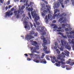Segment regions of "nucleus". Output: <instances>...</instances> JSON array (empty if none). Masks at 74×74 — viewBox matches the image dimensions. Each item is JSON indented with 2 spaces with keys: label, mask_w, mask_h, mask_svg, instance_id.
<instances>
[{
  "label": "nucleus",
  "mask_w": 74,
  "mask_h": 74,
  "mask_svg": "<svg viewBox=\"0 0 74 74\" xmlns=\"http://www.w3.org/2000/svg\"><path fill=\"white\" fill-rule=\"evenodd\" d=\"M53 58V60H55V59H56V57H55L54 56Z\"/></svg>",
  "instance_id": "0e129e2a"
},
{
  "label": "nucleus",
  "mask_w": 74,
  "mask_h": 74,
  "mask_svg": "<svg viewBox=\"0 0 74 74\" xmlns=\"http://www.w3.org/2000/svg\"><path fill=\"white\" fill-rule=\"evenodd\" d=\"M36 25L39 26L40 25V23L38 22H36Z\"/></svg>",
  "instance_id": "58836bf2"
},
{
  "label": "nucleus",
  "mask_w": 74,
  "mask_h": 74,
  "mask_svg": "<svg viewBox=\"0 0 74 74\" xmlns=\"http://www.w3.org/2000/svg\"><path fill=\"white\" fill-rule=\"evenodd\" d=\"M63 15H64V16H66V14L65 13H64L63 14L60 15L59 14V16L60 18L61 17H62L63 16Z\"/></svg>",
  "instance_id": "6ab92c4d"
},
{
  "label": "nucleus",
  "mask_w": 74,
  "mask_h": 74,
  "mask_svg": "<svg viewBox=\"0 0 74 74\" xmlns=\"http://www.w3.org/2000/svg\"><path fill=\"white\" fill-rule=\"evenodd\" d=\"M61 67L62 68H64L65 67V66L64 65H62L61 66Z\"/></svg>",
  "instance_id": "bf43d9fd"
},
{
  "label": "nucleus",
  "mask_w": 74,
  "mask_h": 74,
  "mask_svg": "<svg viewBox=\"0 0 74 74\" xmlns=\"http://www.w3.org/2000/svg\"><path fill=\"white\" fill-rule=\"evenodd\" d=\"M39 47H36L34 48V49H33V51L34 52H36L37 51L36 49H39Z\"/></svg>",
  "instance_id": "412c9836"
},
{
  "label": "nucleus",
  "mask_w": 74,
  "mask_h": 74,
  "mask_svg": "<svg viewBox=\"0 0 74 74\" xmlns=\"http://www.w3.org/2000/svg\"><path fill=\"white\" fill-rule=\"evenodd\" d=\"M40 26H37V27L36 28V29L38 31H40Z\"/></svg>",
  "instance_id": "cd10ccee"
},
{
  "label": "nucleus",
  "mask_w": 74,
  "mask_h": 74,
  "mask_svg": "<svg viewBox=\"0 0 74 74\" xmlns=\"http://www.w3.org/2000/svg\"><path fill=\"white\" fill-rule=\"evenodd\" d=\"M61 43L62 46H65L67 45V42L65 40H61Z\"/></svg>",
  "instance_id": "0eeeda50"
},
{
  "label": "nucleus",
  "mask_w": 74,
  "mask_h": 74,
  "mask_svg": "<svg viewBox=\"0 0 74 74\" xmlns=\"http://www.w3.org/2000/svg\"><path fill=\"white\" fill-rule=\"evenodd\" d=\"M63 46H61V47L60 48V51H63Z\"/></svg>",
  "instance_id": "473e14b6"
},
{
  "label": "nucleus",
  "mask_w": 74,
  "mask_h": 74,
  "mask_svg": "<svg viewBox=\"0 0 74 74\" xmlns=\"http://www.w3.org/2000/svg\"><path fill=\"white\" fill-rule=\"evenodd\" d=\"M41 14H42V16H44L45 15V14L43 13H42V12Z\"/></svg>",
  "instance_id": "864d4df0"
},
{
  "label": "nucleus",
  "mask_w": 74,
  "mask_h": 74,
  "mask_svg": "<svg viewBox=\"0 0 74 74\" xmlns=\"http://www.w3.org/2000/svg\"><path fill=\"white\" fill-rule=\"evenodd\" d=\"M27 60H28V61H30L31 60V59L30 58H27Z\"/></svg>",
  "instance_id": "603ef678"
},
{
  "label": "nucleus",
  "mask_w": 74,
  "mask_h": 74,
  "mask_svg": "<svg viewBox=\"0 0 74 74\" xmlns=\"http://www.w3.org/2000/svg\"><path fill=\"white\" fill-rule=\"evenodd\" d=\"M48 18V16H46L45 17V20L47 19V18Z\"/></svg>",
  "instance_id": "69168bd1"
},
{
  "label": "nucleus",
  "mask_w": 74,
  "mask_h": 74,
  "mask_svg": "<svg viewBox=\"0 0 74 74\" xmlns=\"http://www.w3.org/2000/svg\"><path fill=\"white\" fill-rule=\"evenodd\" d=\"M45 22L46 23H48V19H47L46 20Z\"/></svg>",
  "instance_id": "6e6d98bb"
},
{
  "label": "nucleus",
  "mask_w": 74,
  "mask_h": 74,
  "mask_svg": "<svg viewBox=\"0 0 74 74\" xmlns=\"http://www.w3.org/2000/svg\"><path fill=\"white\" fill-rule=\"evenodd\" d=\"M43 41L44 42L42 44V46L44 47L43 49V51H45L47 49V47H45V45L47 44V40H44Z\"/></svg>",
  "instance_id": "20e7f679"
},
{
  "label": "nucleus",
  "mask_w": 74,
  "mask_h": 74,
  "mask_svg": "<svg viewBox=\"0 0 74 74\" xmlns=\"http://www.w3.org/2000/svg\"><path fill=\"white\" fill-rule=\"evenodd\" d=\"M24 23H25V29H27V28H28V27H29V26L27 24V23L26 21H24Z\"/></svg>",
  "instance_id": "4468645a"
},
{
  "label": "nucleus",
  "mask_w": 74,
  "mask_h": 74,
  "mask_svg": "<svg viewBox=\"0 0 74 74\" xmlns=\"http://www.w3.org/2000/svg\"><path fill=\"white\" fill-rule=\"evenodd\" d=\"M66 31H69V29L68 28H66L65 29Z\"/></svg>",
  "instance_id": "e2e57ef3"
},
{
  "label": "nucleus",
  "mask_w": 74,
  "mask_h": 74,
  "mask_svg": "<svg viewBox=\"0 0 74 74\" xmlns=\"http://www.w3.org/2000/svg\"><path fill=\"white\" fill-rule=\"evenodd\" d=\"M45 34H46V32L45 31L43 32L42 33V35H45Z\"/></svg>",
  "instance_id": "37998d69"
},
{
  "label": "nucleus",
  "mask_w": 74,
  "mask_h": 74,
  "mask_svg": "<svg viewBox=\"0 0 74 74\" xmlns=\"http://www.w3.org/2000/svg\"><path fill=\"white\" fill-rule=\"evenodd\" d=\"M64 52L65 53V55H66V56H69L70 52L66 50L64 51Z\"/></svg>",
  "instance_id": "9d476101"
},
{
  "label": "nucleus",
  "mask_w": 74,
  "mask_h": 74,
  "mask_svg": "<svg viewBox=\"0 0 74 74\" xmlns=\"http://www.w3.org/2000/svg\"><path fill=\"white\" fill-rule=\"evenodd\" d=\"M63 17H62L60 18L59 19V20L58 21V22H60V21H62V20H63Z\"/></svg>",
  "instance_id": "c756f323"
},
{
  "label": "nucleus",
  "mask_w": 74,
  "mask_h": 74,
  "mask_svg": "<svg viewBox=\"0 0 74 74\" xmlns=\"http://www.w3.org/2000/svg\"><path fill=\"white\" fill-rule=\"evenodd\" d=\"M25 8V6H22L21 7V10H24Z\"/></svg>",
  "instance_id": "de8ad7c7"
},
{
  "label": "nucleus",
  "mask_w": 74,
  "mask_h": 74,
  "mask_svg": "<svg viewBox=\"0 0 74 74\" xmlns=\"http://www.w3.org/2000/svg\"><path fill=\"white\" fill-rule=\"evenodd\" d=\"M39 19H40V17L37 16L35 17L34 20L35 22H36L37 21H38V20H39Z\"/></svg>",
  "instance_id": "dca6fc26"
},
{
  "label": "nucleus",
  "mask_w": 74,
  "mask_h": 74,
  "mask_svg": "<svg viewBox=\"0 0 74 74\" xmlns=\"http://www.w3.org/2000/svg\"><path fill=\"white\" fill-rule=\"evenodd\" d=\"M45 56V54L44 53H42V56H41V58H44V56Z\"/></svg>",
  "instance_id": "c9c22d12"
},
{
  "label": "nucleus",
  "mask_w": 74,
  "mask_h": 74,
  "mask_svg": "<svg viewBox=\"0 0 74 74\" xmlns=\"http://www.w3.org/2000/svg\"><path fill=\"white\" fill-rule=\"evenodd\" d=\"M62 37H63V38H67V36H63Z\"/></svg>",
  "instance_id": "8fccbe9b"
},
{
  "label": "nucleus",
  "mask_w": 74,
  "mask_h": 74,
  "mask_svg": "<svg viewBox=\"0 0 74 74\" xmlns=\"http://www.w3.org/2000/svg\"><path fill=\"white\" fill-rule=\"evenodd\" d=\"M46 59L47 60H50V59L48 57L46 58Z\"/></svg>",
  "instance_id": "13d9d810"
},
{
  "label": "nucleus",
  "mask_w": 74,
  "mask_h": 74,
  "mask_svg": "<svg viewBox=\"0 0 74 74\" xmlns=\"http://www.w3.org/2000/svg\"><path fill=\"white\" fill-rule=\"evenodd\" d=\"M6 16H10V12H6Z\"/></svg>",
  "instance_id": "5701e85b"
},
{
  "label": "nucleus",
  "mask_w": 74,
  "mask_h": 74,
  "mask_svg": "<svg viewBox=\"0 0 74 74\" xmlns=\"http://www.w3.org/2000/svg\"><path fill=\"white\" fill-rule=\"evenodd\" d=\"M66 26L67 27H70V25L69 24H66Z\"/></svg>",
  "instance_id": "e433bc0d"
},
{
  "label": "nucleus",
  "mask_w": 74,
  "mask_h": 74,
  "mask_svg": "<svg viewBox=\"0 0 74 74\" xmlns=\"http://www.w3.org/2000/svg\"><path fill=\"white\" fill-rule=\"evenodd\" d=\"M55 12H54V14H55L56 13H57L58 12H59L58 11V9H56L55 10Z\"/></svg>",
  "instance_id": "7c9ffc66"
},
{
  "label": "nucleus",
  "mask_w": 74,
  "mask_h": 74,
  "mask_svg": "<svg viewBox=\"0 0 74 74\" xmlns=\"http://www.w3.org/2000/svg\"><path fill=\"white\" fill-rule=\"evenodd\" d=\"M65 48H66V49H67L68 50H70V49H71V46L68 45V43H67V45H66L65 47Z\"/></svg>",
  "instance_id": "1a4fd4ad"
},
{
  "label": "nucleus",
  "mask_w": 74,
  "mask_h": 74,
  "mask_svg": "<svg viewBox=\"0 0 74 74\" xmlns=\"http://www.w3.org/2000/svg\"><path fill=\"white\" fill-rule=\"evenodd\" d=\"M60 13H58V14H56L55 15H54L53 16V19H55L56 16V17L57 18V19H59V18H60L59 17V15H60Z\"/></svg>",
  "instance_id": "6e6552de"
},
{
  "label": "nucleus",
  "mask_w": 74,
  "mask_h": 74,
  "mask_svg": "<svg viewBox=\"0 0 74 74\" xmlns=\"http://www.w3.org/2000/svg\"><path fill=\"white\" fill-rule=\"evenodd\" d=\"M33 42L34 43L33 44V45H34V46H35V47H39V46L38 45V43L36 41H34Z\"/></svg>",
  "instance_id": "9b49d317"
},
{
  "label": "nucleus",
  "mask_w": 74,
  "mask_h": 74,
  "mask_svg": "<svg viewBox=\"0 0 74 74\" xmlns=\"http://www.w3.org/2000/svg\"><path fill=\"white\" fill-rule=\"evenodd\" d=\"M33 61L34 62H36V63H38L39 62V60H37L36 59H34L33 60Z\"/></svg>",
  "instance_id": "bb28decb"
},
{
  "label": "nucleus",
  "mask_w": 74,
  "mask_h": 74,
  "mask_svg": "<svg viewBox=\"0 0 74 74\" xmlns=\"http://www.w3.org/2000/svg\"><path fill=\"white\" fill-rule=\"evenodd\" d=\"M8 7L6 6L5 8V10H7L8 9Z\"/></svg>",
  "instance_id": "052dcab7"
},
{
  "label": "nucleus",
  "mask_w": 74,
  "mask_h": 74,
  "mask_svg": "<svg viewBox=\"0 0 74 74\" xmlns=\"http://www.w3.org/2000/svg\"><path fill=\"white\" fill-rule=\"evenodd\" d=\"M62 29V27H59L58 28V30H60Z\"/></svg>",
  "instance_id": "4d7b16f0"
},
{
  "label": "nucleus",
  "mask_w": 74,
  "mask_h": 74,
  "mask_svg": "<svg viewBox=\"0 0 74 74\" xmlns=\"http://www.w3.org/2000/svg\"><path fill=\"white\" fill-rule=\"evenodd\" d=\"M29 5L30 7H33V4H32V2H30L29 3Z\"/></svg>",
  "instance_id": "79ce46f5"
},
{
  "label": "nucleus",
  "mask_w": 74,
  "mask_h": 74,
  "mask_svg": "<svg viewBox=\"0 0 74 74\" xmlns=\"http://www.w3.org/2000/svg\"><path fill=\"white\" fill-rule=\"evenodd\" d=\"M10 1H9L6 3V4L7 5H9V4H10Z\"/></svg>",
  "instance_id": "c03bdc74"
},
{
  "label": "nucleus",
  "mask_w": 74,
  "mask_h": 74,
  "mask_svg": "<svg viewBox=\"0 0 74 74\" xmlns=\"http://www.w3.org/2000/svg\"><path fill=\"white\" fill-rule=\"evenodd\" d=\"M31 14L32 16L33 17V18H34L36 16V14L35 12H34H34L31 11Z\"/></svg>",
  "instance_id": "f8f14e48"
},
{
  "label": "nucleus",
  "mask_w": 74,
  "mask_h": 74,
  "mask_svg": "<svg viewBox=\"0 0 74 74\" xmlns=\"http://www.w3.org/2000/svg\"><path fill=\"white\" fill-rule=\"evenodd\" d=\"M63 0H59V2L61 4H63Z\"/></svg>",
  "instance_id": "72a5a7b5"
},
{
  "label": "nucleus",
  "mask_w": 74,
  "mask_h": 74,
  "mask_svg": "<svg viewBox=\"0 0 74 74\" xmlns=\"http://www.w3.org/2000/svg\"><path fill=\"white\" fill-rule=\"evenodd\" d=\"M60 60L61 62V63L62 64H65L64 62H64V61H65V60H64V59L63 58H61L60 59Z\"/></svg>",
  "instance_id": "f3484780"
},
{
  "label": "nucleus",
  "mask_w": 74,
  "mask_h": 74,
  "mask_svg": "<svg viewBox=\"0 0 74 74\" xmlns=\"http://www.w3.org/2000/svg\"><path fill=\"white\" fill-rule=\"evenodd\" d=\"M29 17H26L24 19V21H27V20L28 19H29Z\"/></svg>",
  "instance_id": "2f4dec72"
},
{
  "label": "nucleus",
  "mask_w": 74,
  "mask_h": 74,
  "mask_svg": "<svg viewBox=\"0 0 74 74\" xmlns=\"http://www.w3.org/2000/svg\"><path fill=\"white\" fill-rule=\"evenodd\" d=\"M51 26H54V27H53V29H58V27H57V26H56V25H55L54 24H52L51 25Z\"/></svg>",
  "instance_id": "4be33fe9"
},
{
  "label": "nucleus",
  "mask_w": 74,
  "mask_h": 74,
  "mask_svg": "<svg viewBox=\"0 0 74 74\" xmlns=\"http://www.w3.org/2000/svg\"><path fill=\"white\" fill-rule=\"evenodd\" d=\"M72 35H69L68 36V38H72Z\"/></svg>",
  "instance_id": "4c0bfd02"
},
{
  "label": "nucleus",
  "mask_w": 74,
  "mask_h": 74,
  "mask_svg": "<svg viewBox=\"0 0 74 74\" xmlns=\"http://www.w3.org/2000/svg\"><path fill=\"white\" fill-rule=\"evenodd\" d=\"M49 5H46V7L47 9L46 8H44V10H43V12H47L48 11H50V9H49L48 8H49Z\"/></svg>",
  "instance_id": "423d86ee"
},
{
  "label": "nucleus",
  "mask_w": 74,
  "mask_h": 74,
  "mask_svg": "<svg viewBox=\"0 0 74 74\" xmlns=\"http://www.w3.org/2000/svg\"><path fill=\"white\" fill-rule=\"evenodd\" d=\"M29 55H30V57H31V58H33V54L32 53H29Z\"/></svg>",
  "instance_id": "f704fd0d"
},
{
  "label": "nucleus",
  "mask_w": 74,
  "mask_h": 74,
  "mask_svg": "<svg viewBox=\"0 0 74 74\" xmlns=\"http://www.w3.org/2000/svg\"><path fill=\"white\" fill-rule=\"evenodd\" d=\"M41 5H42V8H41V10H43V8L45 7V4H44L43 3H41Z\"/></svg>",
  "instance_id": "aec40b11"
},
{
  "label": "nucleus",
  "mask_w": 74,
  "mask_h": 74,
  "mask_svg": "<svg viewBox=\"0 0 74 74\" xmlns=\"http://www.w3.org/2000/svg\"><path fill=\"white\" fill-rule=\"evenodd\" d=\"M73 60H71V59H69V60L66 62L67 64H70L71 66H73L74 64V62H73Z\"/></svg>",
  "instance_id": "39448f33"
},
{
  "label": "nucleus",
  "mask_w": 74,
  "mask_h": 74,
  "mask_svg": "<svg viewBox=\"0 0 74 74\" xmlns=\"http://www.w3.org/2000/svg\"><path fill=\"white\" fill-rule=\"evenodd\" d=\"M40 62L41 63H43L44 64H46V63H47V61H46V60H45V59H43L41 60Z\"/></svg>",
  "instance_id": "2eb2a0df"
},
{
  "label": "nucleus",
  "mask_w": 74,
  "mask_h": 74,
  "mask_svg": "<svg viewBox=\"0 0 74 74\" xmlns=\"http://www.w3.org/2000/svg\"><path fill=\"white\" fill-rule=\"evenodd\" d=\"M55 46H57L58 45V43L57 42H55Z\"/></svg>",
  "instance_id": "3c124183"
},
{
  "label": "nucleus",
  "mask_w": 74,
  "mask_h": 74,
  "mask_svg": "<svg viewBox=\"0 0 74 74\" xmlns=\"http://www.w3.org/2000/svg\"><path fill=\"white\" fill-rule=\"evenodd\" d=\"M57 32H64V30L62 29L61 30H57Z\"/></svg>",
  "instance_id": "a878e982"
},
{
  "label": "nucleus",
  "mask_w": 74,
  "mask_h": 74,
  "mask_svg": "<svg viewBox=\"0 0 74 74\" xmlns=\"http://www.w3.org/2000/svg\"><path fill=\"white\" fill-rule=\"evenodd\" d=\"M30 23V26L31 28H32V27H33V24H32V23Z\"/></svg>",
  "instance_id": "09e8293b"
},
{
  "label": "nucleus",
  "mask_w": 74,
  "mask_h": 74,
  "mask_svg": "<svg viewBox=\"0 0 74 74\" xmlns=\"http://www.w3.org/2000/svg\"><path fill=\"white\" fill-rule=\"evenodd\" d=\"M65 58V53L62 52L60 54H59L58 55L57 58L58 59L60 60L62 58Z\"/></svg>",
  "instance_id": "f03ea898"
},
{
  "label": "nucleus",
  "mask_w": 74,
  "mask_h": 74,
  "mask_svg": "<svg viewBox=\"0 0 74 74\" xmlns=\"http://www.w3.org/2000/svg\"><path fill=\"white\" fill-rule=\"evenodd\" d=\"M56 62H58V60L56 59L55 60Z\"/></svg>",
  "instance_id": "774afa93"
},
{
  "label": "nucleus",
  "mask_w": 74,
  "mask_h": 74,
  "mask_svg": "<svg viewBox=\"0 0 74 74\" xmlns=\"http://www.w3.org/2000/svg\"><path fill=\"white\" fill-rule=\"evenodd\" d=\"M62 26H66V25L65 24H63L62 25Z\"/></svg>",
  "instance_id": "338daca9"
},
{
  "label": "nucleus",
  "mask_w": 74,
  "mask_h": 74,
  "mask_svg": "<svg viewBox=\"0 0 74 74\" xmlns=\"http://www.w3.org/2000/svg\"><path fill=\"white\" fill-rule=\"evenodd\" d=\"M47 51V50H45V52L46 53L48 54L49 53V51Z\"/></svg>",
  "instance_id": "a18cd8bd"
},
{
  "label": "nucleus",
  "mask_w": 74,
  "mask_h": 74,
  "mask_svg": "<svg viewBox=\"0 0 74 74\" xmlns=\"http://www.w3.org/2000/svg\"><path fill=\"white\" fill-rule=\"evenodd\" d=\"M56 20H54L52 22V23H56Z\"/></svg>",
  "instance_id": "5fc2aeb1"
},
{
  "label": "nucleus",
  "mask_w": 74,
  "mask_h": 74,
  "mask_svg": "<svg viewBox=\"0 0 74 74\" xmlns=\"http://www.w3.org/2000/svg\"><path fill=\"white\" fill-rule=\"evenodd\" d=\"M38 34V33L36 32L34 34V36H35V37H37Z\"/></svg>",
  "instance_id": "ea45409f"
},
{
  "label": "nucleus",
  "mask_w": 74,
  "mask_h": 74,
  "mask_svg": "<svg viewBox=\"0 0 74 74\" xmlns=\"http://www.w3.org/2000/svg\"><path fill=\"white\" fill-rule=\"evenodd\" d=\"M70 34H74V31H71L70 32Z\"/></svg>",
  "instance_id": "49530a36"
},
{
  "label": "nucleus",
  "mask_w": 74,
  "mask_h": 74,
  "mask_svg": "<svg viewBox=\"0 0 74 74\" xmlns=\"http://www.w3.org/2000/svg\"><path fill=\"white\" fill-rule=\"evenodd\" d=\"M48 17L49 19H50V17L49 16V14H48Z\"/></svg>",
  "instance_id": "680f3d73"
},
{
  "label": "nucleus",
  "mask_w": 74,
  "mask_h": 74,
  "mask_svg": "<svg viewBox=\"0 0 74 74\" xmlns=\"http://www.w3.org/2000/svg\"><path fill=\"white\" fill-rule=\"evenodd\" d=\"M55 64L56 66H58V67H59L60 66V64H58L57 63H55Z\"/></svg>",
  "instance_id": "a19ab883"
},
{
  "label": "nucleus",
  "mask_w": 74,
  "mask_h": 74,
  "mask_svg": "<svg viewBox=\"0 0 74 74\" xmlns=\"http://www.w3.org/2000/svg\"><path fill=\"white\" fill-rule=\"evenodd\" d=\"M28 16H29V18L31 19H32V16H31V14H30V13L29 12L28 13Z\"/></svg>",
  "instance_id": "393cba45"
},
{
  "label": "nucleus",
  "mask_w": 74,
  "mask_h": 74,
  "mask_svg": "<svg viewBox=\"0 0 74 74\" xmlns=\"http://www.w3.org/2000/svg\"><path fill=\"white\" fill-rule=\"evenodd\" d=\"M56 51L57 52V54H58L60 53V51L59 50V49H56Z\"/></svg>",
  "instance_id": "b1692460"
},
{
  "label": "nucleus",
  "mask_w": 74,
  "mask_h": 74,
  "mask_svg": "<svg viewBox=\"0 0 74 74\" xmlns=\"http://www.w3.org/2000/svg\"><path fill=\"white\" fill-rule=\"evenodd\" d=\"M21 12L20 14L22 15V14L24 12V11L23 10H15L14 11V16H16V18L18 19L19 18V14H20V12Z\"/></svg>",
  "instance_id": "f257e3e1"
},
{
  "label": "nucleus",
  "mask_w": 74,
  "mask_h": 74,
  "mask_svg": "<svg viewBox=\"0 0 74 74\" xmlns=\"http://www.w3.org/2000/svg\"><path fill=\"white\" fill-rule=\"evenodd\" d=\"M26 8V10H28V11H32L33 10V8L32 7L31 8H29L27 7Z\"/></svg>",
  "instance_id": "ddd939ff"
},
{
  "label": "nucleus",
  "mask_w": 74,
  "mask_h": 74,
  "mask_svg": "<svg viewBox=\"0 0 74 74\" xmlns=\"http://www.w3.org/2000/svg\"><path fill=\"white\" fill-rule=\"evenodd\" d=\"M35 33V32H34L32 31L30 32L29 33V34H31V35L34 34Z\"/></svg>",
  "instance_id": "c85d7f7f"
},
{
  "label": "nucleus",
  "mask_w": 74,
  "mask_h": 74,
  "mask_svg": "<svg viewBox=\"0 0 74 74\" xmlns=\"http://www.w3.org/2000/svg\"><path fill=\"white\" fill-rule=\"evenodd\" d=\"M33 38H34V37L31 35H28L25 36V40H27V41H29L30 40Z\"/></svg>",
  "instance_id": "7ed1b4c3"
},
{
  "label": "nucleus",
  "mask_w": 74,
  "mask_h": 74,
  "mask_svg": "<svg viewBox=\"0 0 74 74\" xmlns=\"http://www.w3.org/2000/svg\"><path fill=\"white\" fill-rule=\"evenodd\" d=\"M40 38L41 40H42L43 41H47V40H46V38H45L44 37V36H41Z\"/></svg>",
  "instance_id": "a211bd4d"
}]
</instances>
